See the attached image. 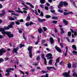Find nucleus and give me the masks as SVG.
I'll use <instances>...</instances> for the list:
<instances>
[{
    "label": "nucleus",
    "instance_id": "nucleus-1",
    "mask_svg": "<svg viewBox=\"0 0 77 77\" xmlns=\"http://www.w3.org/2000/svg\"><path fill=\"white\" fill-rule=\"evenodd\" d=\"M24 45H22V44H20L16 48H13V50L12 51L13 53L14 54V53H15L16 54H17L18 53L17 52V51H18L19 50V48L18 47H19L20 48H21L23 47H24Z\"/></svg>",
    "mask_w": 77,
    "mask_h": 77
},
{
    "label": "nucleus",
    "instance_id": "nucleus-2",
    "mask_svg": "<svg viewBox=\"0 0 77 77\" xmlns=\"http://www.w3.org/2000/svg\"><path fill=\"white\" fill-rule=\"evenodd\" d=\"M9 28H12V26L11 25H10L8 26L7 27L4 26V28H0V32H1V33L2 34V32H6L5 30H9Z\"/></svg>",
    "mask_w": 77,
    "mask_h": 77
},
{
    "label": "nucleus",
    "instance_id": "nucleus-3",
    "mask_svg": "<svg viewBox=\"0 0 77 77\" xmlns=\"http://www.w3.org/2000/svg\"><path fill=\"white\" fill-rule=\"evenodd\" d=\"M2 34L3 35H7L10 38H12L14 36V35L12 34H11V32H2Z\"/></svg>",
    "mask_w": 77,
    "mask_h": 77
},
{
    "label": "nucleus",
    "instance_id": "nucleus-4",
    "mask_svg": "<svg viewBox=\"0 0 77 77\" xmlns=\"http://www.w3.org/2000/svg\"><path fill=\"white\" fill-rule=\"evenodd\" d=\"M22 4L23 5V6H24L25 8H23V10H23V12L25 14H27V11H27V10H28V7H27V6L25 5V2L24 1L22 2Z\"/></svg>",
    "mask_w": 77,
    "mask_h": 77
},
{
    "label": "nucleus",
    "instance_id": "nucleus-5",
    "mask_svg": "<svg viewBox=\"0 0 77 77\" xmlns=\"http://www.w3.org/2000/svg\"><path fill=\"white\" fill-rule=\"evenodd\" d=\"M63 5L64 6H67L68 5V4L66 2H60V4L59 6H58V7L59 9L60 8V7H62Z\"/></svg>",
    "mask_w": 77,
    "mask_h": 77
},
{
    "label": "nucleus",
    "instance_id": "nucleus-6",
    "mask_svg": "<svg viewBox=\"0 0 77 77\" xmlns=\"http://www.w3.org/2000/svg\"><path fill=\"white\" fill-rule=\"evenodd\" d=\"M32 46H29L28 48V50L29 51V56L30 58L32 57Z\"/></svg>",
    "mask_w": 77,
    "mask_h": 77
},
{
    "label": "nucleus",
    "instance_id": "nucleus-7",
    "mask_svg": "<svg viewBox=\"0 0 77 77\" xmlns=\"http://www.w3.org/2000/svg\"><path fill=\"white\" fill-rule=\"evenodd\" d=\"M6 52V50L4 48H2L0 50V56H2L3 53H5Z\"/></svg>",
    "mask_w": 77,
    "mask_h": 77
},
{
    "label": "nucleus",
    "instance_id": "nucleus-8",
    "mask_svg": "<svg viewBox=\"0 0 77 77\" xmlns=\"http://www.w3.org/2000/svg\"><path fill=\"white\" fill-rule=\"evenodd\" d=\"M70 73V71H68V73L66 72H65L63 73V75L64 76V77H70L69 73Z\"/></svg>",
    "mask_w": 77,
    "mask_h": 77
},
{
    "label": "nucleus",
    "instance_id": "nucleus-9",
    "mask_svg": "<svg viewBox=\"0 0 77 77\" xmlns=\"http://www.w3.org/2000/svg\"><path fill=\"white\" fill-rule=\"evenodd\" d=\"M46 57H49V59H53V57H52V54L51 53H49L47 54L46 55Z\"/></svg>",
    "mask_w": 77,
    "mask_h": 77
},
{
    "label": "nucleus",
    "instance_id": "nucleus-10",
    "mask_svg": "<svg viewBox=\"0 0 77 77\" xmlns=\"http://www.w3.org/2000/svg\"><path fill=\"white\" fill-rule=\"evenodd\" d=\"M42 57L44 60V63L45 65H47V60L45 57H44V54H42Z\"/></svg>",
    "mask_w": 77,
    "mask_h": 77
},
{
    "label": "nucleus",
    "instance_id": "nucleus-11",
    "mask_svg": "<svg viewBox=\"0 0 77 77\" xmlns=\"http://www.w3.org/2000/svg\"><path fill=\"white\" fill-rule=\"evenodd\" d=\"M37 21H38V22H40V23H42V22H43V21H46V20H45V19H42L40 18H38Z\"/></svg>",
    "mask_w": 77,
    "mask_h": 77
},
{
    "label": "nucleus",
    "instance_id": "nucleus-12",
    "mask_svg": "<svg viewBox=\"0 0 77 77\" xmlns=\"http://www.w3.org/2000/svg\"><path fill=\"white\" fill-rule=\"evenodd\" d=\"M18 10L19 11L17 10H15V11L16 12H18V13H21V14H23V11H21V9L20 8H18Z\"/></svg>",
    "mask_w": 77,
    "mask_h": 77
},
{
    "label": "nucleus",
    "instance_id": "nucleus-13",
    "mask_svg": "<svg viewBox=\"0 0 77 77\" xmlns=\"http://www.w3.org/2000/svg\"><path fill=\"white\" fill-rule=\"evenodd\" d=\"M52 68L53 69H54V70H56V69L55 68H54V67L48 66L47 67V69H48V70H50V69H51Z\"/></svg>",
    "mask_w": 77,
    "mask_h": 77
},
{
    "label": "nucleus",
    "instance_id": "nucleus-14",
    "mask_svg": "<svg viewBox=\"0 0 77 77\" xmlns=\"http://www.w3.org/2000/svg\"><path fill=\"white\" fill-rule=\"evenodd\" d=\"M55 48L56 49V50L58 51V52H61V50H60V49L57 46H55Z\"/></svg>",
    "mask_w": 77,
    "mask_h": 77
},
{
    "label": "nucleus",
    "instance_id": "nucleus-15",
    "mask_svg": "<svg viewBox=\"0 0 77 77\" xmlns=\"http://www.w3.org/2000/svg\"><path fill=\"white\" fill-rule=\"evenodd\" d=\"M50 39L51 43V44H52L53 43V42H54V40L53 39V38L52 37H50Z\"/></svg>",
    "mask_w": 77,
    "mask_h": 77
},
{
    "label": "nucleus",
    "instance_id": "nucleus-16",
    "mask_svg": "<svg viewBox=\"0 0 77 77\" xmlns=\"http://www.w3.org/2000/svg\"><path fill=\"white\" fill-rule=\"evenodd\" d=\"M63 23H64L65 24L66 26L68 25V22L66 20H63Z\"/></svg>",
    "mask_w": 77,
    "mask_h": 77
},
{
    "label": "nucleus",
    "instance_id": "nucleus-17",
    "mask_svg": "<svg viewBox=\"0 0 77 77\" xmlns=\"http://www.w3.org/2000/svg\"><path fill=\"white\" fill-rule=\"evenodd\" d=\"M8 18L10 20H11V21H14L15 20V19L13 17H8Z\"/></svg>",
    "mask_w": 77,
    "mask_h": 77
},
{
    "label": "nucleus",
    "instance_id": "nucleus-18",
    "mask_svg": "<svg viewBox=\"0 0 77 77\" xmlns=\"http://www.w3.org/2000/svg\"><path fill=\"white\" fill-rule=\"evenodd\" d=\"M30 17L29 16H28L26 19V20L27 21H30Z\"/></svg>",
    "mask_w": 77,
    "mask_h": 77
},
{
    "label": "nucleus",
    "instance_id": "nucleus-19",
    "mask_svg": "<svg viewBox=\"0 0 77 77\" xmlns=\"http://www.w3.org/2000/svg\"><path fill=\"white\" fill-rule=\"evenodd\" d=\"M60 30L61 31V34H62V35H63V34L65 32L63 31V29H62V28H60Z\"/></svg>",
    "mask_w": 77,
    "mask_h": 77
},
{
    "label": "nucleus",
    "instance_id": "nucleus-20",
    "mask_svg": "<svg viewBox=\"0 0 77 77\" xmlns=\"http://www.w3.org/2000/svg\"><path fill=\"white\" fill-rule=\"evenodd\" d=\"M70 2H71V3H73V5H74V6H75V7H76V8H77V7L75 5V2H74L73 1V0H70Z\"/></svg>",
    "mask_w": 77,
    "mask_h": 77
},
{
    "label": "nucleus",
    "instance_id": "nucleus-21",
    "mask_svg": "<svg viewBox=\"0 0 77 77\" xmlns=\"http://www.w3.org/2000/svg\"><path fill=\"white\" fill-rule=\"evenodd\" d=\"M39 35H38V40L35 43V45H37L39 43Z\"/></svg>",
    "mask_w": 77,
    "mask_h": 77
},
{
    "label": "nucleus",
    "instance_id": "nucleus-22",
    "mask_svg": "<svg viewBox=\"0 0 77 77\" xmlns=\"http://www.w3.org/2000/svg\"><path fill=\"white\" fill-rule=\"evenodd\" d=\"M72 48L74 49L75 50H77V48H76V46L75 45H72Z\"/></svg>",
    "mask_w": 77,
    "mask_h": 77
},
{
    "label": "nucleus",
    "instance_id": "nucleus-23",
    "mask_svg": "<svg viewBox=\"0 0 77 77\" xmlns=\"http://www.w3.org/2000/svg\"><path fill=\"white\" fill-rule=\"evenodd\" d=\"M38 32L39 33H41V32H42V30L41 28H40L38 30Z\"/></svg>",
    "mask_w": 77,
    "mask_h": 77
},
{
    "label": "nucleus",
    "instance_id": "nucleus-24",
    "mask_svg": "<svg viewBox=\"0 0 77 77\" xmlns=\"http://www.w3.org/2000/svg\"><path fill=\"white\" fill-rule=\"evenodd\" d=\"M66 52L65 54V56H66L67 55V52H68V48L67 47H66Z\"/></svg>",
    "mask_w": 77,
    "mask_h": 77
},
{
    "label": "nucleus",
    "instance_id": "nucleus-25",
    "mask_svg": "<svg viewBox=\"0 0 77 77\" xmlns=\"http://www.w3.org/2000/svg\"><path fill=\"white\" fill-rule=\"evenodd\" d=\"M6 72H8V73H9V72H11V71L10 68L6 70Z\"/></svg>",
    "mask_w": 77,
    "mask_h": 77
},
{
    "label": "nucleus",
    "instance_id": "nucleus-26",
    "mask_svg": "<svg viewBox=\"0 0 77 77\" xmlns=\"http://www.w3.org/2000/svg\"><path fill=\"white\" fill-rule=\"evenodd\" d=\"M77 66V63H74L73 64V68H76Z\"/></svg>",
    "mask_w": 77,
    "mask_h": 77
},
{
    "label": "nucleus",
    "instance_id": "nucleus-27",
    "mask_svg": "<svg viewBox=\"0 0 77 77\" xmlns=\"http://www.w3.org/2000/svg\"><path fill=\"white\" fill-rule=\"evenodd\" d=\"M68 68H71V63H69L68 64Z\"/></svg>",
    "mask_w": 77,
    "mask_h": 77
},
{
    "label": "nucleus",
    "instance_id": "nucleus-28",
    "mask_svg": "<svg viewBox=\"0 0 77 77\" xmlns=\"http://www.w3.org/2000/svg\"><path fill=\"white\" fill-rule=\"evenodd\" d=\"M52 19L53 20H54V19H55V20H57L58 19L57 18V17H55V16H54V17H52Z\"/></svg>",
    "mask_w": 77,
    "mask_h": 77
},
{
    "label": "nucleus",
    "instance_id": "nucleus-29",
    "mask_svg": "<svg viewBox=\"0 0 77 77\" xmlns=\"http://www.w3.org/2000/svg\"><path fill=\"white\" fill-rule=\"evenodd\" d=\"M45 0H40V3L42 4H44L45 3Z\"/></svg>",
    "mask_w": 77,
    "mask_h": 77
},
{
    "label": "nucleus",
    "instance_id": "nucleus-30",
    "mask_svg": "<svg viewBox=\"0 0 77 77\" xmlns=\"http://www.w3.org/2000/svg\"><path fill=\"white\" fill-rule=\"evenodd\" d=\"M48 77V74L47 73L46 74V75H42L41 76V77Z\"/></svg>",
    "mask_w": 77,
    "mask_h": 77
},
{
    "label": "nucleus",
    "instance_id": "nucleus-31",
    "mask_svg": "<svg viewBox=\"0 0 77 77\" xmlns=\"http://www.w3.org/2000/svg\"><path fill=\"white\" fill-rule=\"evenodd\" d=\"M11 15H15V16H19V14H16L15 12L11 13Z\"/></svg>",
    "mask_w": 77,
    "mask_h": 77
},
{
    "label": "nucleus",
    "instance_id": "nucleus-32",
    "mask_svg": "<svg viewBox=\"0 0 77 77\" xmlns=\"http://www.w3.org/2000/svg\"><path fill=\"white\" fill-rule=\"evenodd\" d=\"M53 61V60L51 59L49 62V63L50 65H52V61Z\"/></svg>",
    "mask_w": 77,
    "mask_h": 77
},
{
    "label": "nucleus",
    "instance_id": "nucleus-33",
    "mask_svg": "<svg viewBox=\"0 0 77 77\" xmlns=\"http://www.w3.org/2000/svg\"><path fill=\"white\" fill-rule=\"evenodd\" d=\"M51 17V16L49 15H46L45 16L46 18H50Z\"/></svg>",
    "mask_w": 77,
    "mask_h": 77
},
{
    "label": "nucleus",
    "instance_id": "nucleus-34",
    "mask_svg": "<svg viewBox=\"0 0 77 77\" xmlns=\"http://www.w3.org/2000/svg\"><path fill=\"white\" fill-rule=\"evenodd\" d=\"M59 58H58L56 60V63H59Z\"/></svg>",
    "mask_w": 77,
    "mask_h": 77
},
{
    "label": "nucleus",
    "instance_id": "nucleus-35",
    "mask_svg": "<svg viewBox=\"0 0 77 77\" xmlns=\"http://www.w3.org/2000/svg\"><path fill=\"white\" fill-rule=\"evenodd\" d=\"M72 75L73 77L75 76L76 77H77V74L75 73H73Z\"/></svg>",
    "mask_w": 77,
    "mask_h": 77
},
{
    "label": "nucleus",
    "instance_id": "nucleus-36",
    "mask_svg": "<svg viewBox=\"0 0 77 77\" xmlns=\"http://www.w3.org/2000/svg\"><path fill=\"white\" fill-rule=\"evenodd\" d=\"M58 11L59 12H60V13H62L63 12V10H62L60 9H59L58 10Z\"/></svg>",
    "mask_w": 77,
    "mask_h": 77
},
{
    "label": "nucleus",
    "instance_id": "nucleus-37",
    "mask_svg": "<svg viewBox=\"0 0 77 77\" xmlns=\"http://www.w3.org/2000/svg\"><path fill=\"white\" fill-rule=\"evenodd\" d=\"M68 36H70L71 35V32H69L68 33Z\"/></svg>",
    "mask_w": 77,
    "mask_h": 77
},
{
    "label": "nucleus",
    "instance_id": "nucleus-38",
    "mask_svg": "<svg viewBox=\"0 0 77 77\" xmlns=\"http://www.w3.org/2000/svg\"><path fill=\"white\" fill-rule=\"evenodd\" d=\"M3 61H4L3 59L0 58V63H2V62H3Z\"/></svg>",
    "mask_w": 77,
    "mask_h": 77
},
{
    "label": "nucleus",
    "instance_id": "nucleus-39",
    "mask_svg": "<svg viewBox=\"0 0 77 77\" xmlns=\"http://www.w3.org/2000/svg\"><path fill=\"white\" fill-rule=\"evenodd\" d=\"M73 54H77V51H73Z\"/></svg>",
    "mask_w": 77,
    "mask_h": 77
},
{
    "label": "nucleus",
    "instance_id": "nucleus-40",
    "mask_svg": "<svg viewBox=\"0 0 77 77\" xmlns=\"http://www.w3.org/2000/svg\"><path fill=\"white\" fill-rule=\"evenodd\" d=\"M63 14L64 15H68V12H64L63 13Z\"/></svg>",
    "mask_w": 77,
    "mask_h": 77
},
{
    "label": "nucleus",
    "instance_id": "nucleus-41",
    "mask_svg": "<svg viewBox=\"0 0 77 77\" xmlns=\"http://www.w3.org/2000/svg\"><path fill=\"white\" fill-rule=\"evenodd\" d=\"M33 65H34V66H37L38 65V63H34L33 64Z\"/></svg>",
    "mask_w": 77,
    "mask_h": 77
},
{
    "label": "nucleus",
    "instance_id": "nucleus-42",
    "mask_svg": "<svg viewBox=\"0 0 77 77\" xmlns=\"http://www.w3.org/2000/svg\"><path fill=\"white\" fill-rule=\"evenodd\" d=\"M18 21H19V22H20V23H23V19H21L20 20H18Z\"/></svg>",
    "mask_w": 77,
    "mask_h": 77
},
{
    "label": "nucleus",
    "instance_id": "nucleus-43",
    "mask_svg": "<svg viewBox=\"0 0 77 77\" xmlns=\"http://www.w3.org/2000/svg\"><path fill=\"white\" fill-rule=\"evenodd\" d=\"M52 23L54 24H56L57 23V21H52Z\"/></svg>",
    "mask_w": 77,
    "mask_h": 77
},
{
    "label": "nucleus",
    "instance_id": "nucleus-44",
    "mask_svg": "<svg viewBox=\"0 0 77 77\" xmlns=\"http://www.w3.org/2000/svg\"><path fill=\"white\" fill-rule=\"evenodd\" d=\"M43 29L44 31H46V30H47V28H46V27H43Z\"/></svg>",
    "mask_w": 77,
    "mask_h": 77
},
{
    "label": "nucleus",
    "instance_id": "nucleus-45",
    "mask_svg": "<svg viewBox=\"0 0 77 77\" xmlns=\"http://www.w3.org/2000/svg\"><path fill=\"white\" fill-rule=\"evenodd\" d=\"M1 12H2V14H3L4 15V14H6V12H5V11H4V10H2L1 11Z\"/></svg>",
    "mask_w": 77,
    "mask_h": 77
},
{
    "label": "nucleus",
    "instance_id": "nucleus-46",
    "mask_svg": "<svg viewBox=\"0 0 77 77\" xmlns=\"http://www.w3.org/2000/svg\"><path fill=\"white\" fill-rule=\"evenodd\" d=\"M15 24H17L18 25H19L20 23V22L17 21H16L15 22Z\"/></svg>",
    "mask_w": 77,
    "mask_h": 77
},
{
    "label": "nucleus",
    "instance_id": "nucleus-47",
    "mask_svg": "<svg viewBox=\"0 0 77 77\" xmlns=\"http://www.w3.org/2000/svg\"><path fill=\"white\" fill-rule=\"evenodd\" d=\"M40 16H42V17H43V16H44V14H43L42 12L41 11V14L40 15Z\"/></svg>",
    "mask_w": 77,
    "mask_h": 77
},
{
    "label": "nucleus",
    "instance_id": "nucleus-48",
    "mask_svg": "<svg viewBox=\"0 0 77 77\" xmlns=\"http://www.w3.org/2000/svg\"><path fill=\"white\" fill-rule=\"evenodd\" d=\"M21 74H23V75L24 74V73L23 72V71L21 70H19Z\"/></svg>",
    "mask_w": 77,
    "mask_h": 77
},
{
    "label": "nucleus",
    "instance_id": "nucleus-49",
    "mask_svg": "<svg viewBox=\"0 0 77 77\" xmlns=\"http://www.w3.org/2000/svg\"><path fill=\"white\" fill-rule=\"evenodd\" d=\"M74 35L75 36H76L77 35V32L75 31L74 32Z\"/></svg>",
    "mask_w": 77,
    "mask_h": 77
},
{
    "label": "nucleus",
    "instance_id": "nucleus-50",
    "mask_svg": "<svg viewBox=\"0 0 77 77\" xmlns=\"http://www.w3.org/2000/svg\"><path fill=\"white\" fill-rule=\"evenodd\" d=\"M37 60H39L40 59V57L39 56H38L37 57Z\"/></svg>",
    "mask_w": 77,
    "mask_h": 77
},
{
    "label": "nucleus",
    "instance_id": "nucleus-51",
    "mask_svg": "<svg viewBox=\"0 0 77 77\" xmlns=\"http://www.w3.org/2000/svg\"><path fill=\"white\" fill-rule=\"evenodd\" d=\"M63 62L61 61L59 65H63Z\"/></svg>",
    "mask_w": 77,
    "mask_h": 77
},
{
    "label": "nucleus",
    "instance_id": "nucleus-52",
    "mask_svg": "<svg viewBox=\"0 0 77 77\" xmlns=\"http://www.w3.org/2000/svg\"><path fill=\"white\" fill-rule=\"evenodd\" d=\"M40 7L41 8H44V6L42 4H41L40 5Z\"/></svg>",
    "mask_w": 77,
    "mask_h": 77
},
{
    "label": "nucleus",
    "instance_id": "nucleus-53",
    "mask_svg": "<svg viewBox=\"0 0 77 77\" xmlns=\"http://www.w3.org/2000/svg\"><path fill=\"white\" fill-rule=\"evenodd\" d=\"M35 15H38V12H37V11H36V10H35Z\"/></svg>",
    "mask_w": 77,
    "mask_h": 77
},
{
    "label": "nucleus",
    "instance_id": "nucleus-54",
    "mask_svg": "<svg viewBox=\"0 0 77 77\" xmlns=\"http://www.w3.org/2000/svg\"><path fill=\"white\" fill-rule=\"evenodd\" d=\"M31 70L32 72H34V71H35V69H32Z\"/></svg>",
    "mask_w": 77,
    "mask_h": 77
},
{
    "label": "nucleus",
    "instance_id": "nucleus-55",
    "mask_svg": "<svg viewBox=\"0 0 77 77\" xmlns=\"http://www.w3.org/2000/svg\"><path fill=\"white\" fill-rule=\"evenodd\" d=\"M51 11L52 13H54V12H55V10H51Z\"/></svg>",
    "mask_w": 77,
    "mask_h": 77
},
{
    "label": "nucleus",
    "instance_id": "nucleus-56",
    "mask_svg": "<svg viewBox=\"0 0 77 77\" xmlns=\"http://www.w3.org/2000/svg\"><path fill=\"white\" fill-rule=\"evenodd\" d=\"M8 59H9V58H8V57H6L5 58V61H6V60H8Z\"/></svg>",
    "mask_w": 77,
    "mask_h": 77
},
{
    "label": "nucleus",
    "instance_id": "nucleus-57",
    "mask_svg": "<svg viewBox=\"0 0 77 77\" xmlns=\"http://www.w3.org/2000/svg\"><path fill=\"white\" fill-rule=\"evenodd\" d=\"M8 12H14V11L12 10H9L8 11Z\"/></svg>",
    "mask_w": 77,
    "mask_h": 77
},
{
    "label": "nucleus",
    "instance_id": "nucleus-58",
    "mask_svg": "<svg viewBox=\"0 0 77 77\" xmlns=\"http://www.w3.org/2000/svg\"><path fill=\"white\" fill-rule=\"evenodd\" d=\"M3 15H4V14H0V17H3Z\"/></svg>",
    "mask_w": 77,
    "mask_h": 77
},
{
    "label": "nucleus",
    "instance_id": "nucleus-59",
    "mask_svg": "<svg viewBox=\"0 0 77 77\" xmlns=\"http://www.w3.org/2000/svg\"><path fill=\"white\" fill-rule=\"evenodd\" d=\"M26 26H27H27H29V23H26Z\"/></svg>",
    "mask_w": 77,
    "mask_h": 77
},
{
    "label": "nucleus",
    "instance_id": "nucleus-60",
    "mask_svg": "<svg viewBox=\"0 0 77 77\" xmlns=\"http://www.w3.org/2000/svg\"><path fill=\"white\" fill-rule=\"evenodd\" d=\"M42 72H43V73H47V72L45 71L44 70L42 71Z\"/></svg>",
    "mask_w": 77,
    "mask_h": 77
},
{
    "label": "nucleus",
    "instance_id": "nucleus-61",
    "mask_svg": "<svg viewBox=\"0 0 77 77\" xmlns=\"http://www.w3.org/2000/svg\"><path fill=\"white\" fill-rule=\"evenodd\" d=\"M33 24V23L32 22H30V23H29V26H30V25H32V24Z\"/></svg>",
    "mask_w": 77,
    "mask_h": 77
},
{
    "label": "nucleus",
    "instance_id": "nucleus-62",
    "mask_svg": "<svg viewBox=\"0 0 77 77\" xmlns=\"http://www.w3.org/2000/svg\"><path fill=\"white\" fill-rule=\"evenodd\" d=\"M45 8L46 10H48V7H45Z\"/></svg>",
    "mask_w": 77,
    "mask_h": 77
},
{
    "label": "nucleus",
    "instance_id": "nucleus-63",
    "mask_svg": "<svg viewBox=\"0 0 77 77\" xmlns=\"http://www.w3.org/2000/svg\"><path fill=\"white\" fill-rule=\"evenodd\" d=\"M66 39L68 41V42H70L69 39V38H68V37H66Z\"/></svg>",
    "mask_w": 77,
    "mask_h": 77
},
{
    "label": "nucleus",
    "instance_id": "nucleus-64",
    "mask_svg": "<svg viewBox=\"0 0 77 77\" xmlns=\"http://www.w3.org/2000/svg\"><path fill=\"white\" fill-rule=\"evenodd\" d=\"M30 6L32 8H34V6H33V5H32V4Z\"/></svg>",
    "mask_w": 77,
    "mask_h": 77
}]
</instances>
